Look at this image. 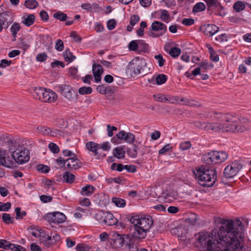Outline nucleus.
Returning a JSON list of instances; mask_svg holds the SVG:
<instances>
[{
    "instance_id": "1",
    "label": "nucleus",
    "mask_w": 251,
    "mask_h": 251,
    "mask_svg": "<svg viewBox=\"0 0 251 251\" xmlns=\"http://www.w3.org/2000/svg\"><path fill=\"white\" fill-rule=\"evenodd\" d=\"M220 223L210 232L196 235V245L201 251H251V247L244 246V226L240 220L222 219Z\"/></svg>"
},
{
    "instance_id": "2",
    "label": "nucleus",
    "mask_w": 251,
    "mask_h": 251,
    "mask_svg": "<svg viewBox=\"0 0 251 251\" xmlns=\"http://www.w3.org/2000/svg\"><path fill=\"white\" fill-rule=\"evenodd\" d=\"M210 118L216 122H207L205 130L231 133H242L248 131V128L243 125L249 123V119L245 117L230 113L214 112L210 115Z\"/></svg>"
},
{
    "instance_id": "3",
    "label": "nucleus",
    "mask_w": 251,
    "mask_h": 251,
    "mask_svg": "<svg viewBox=\"0 0 251 251\" xmlns=\"http://www.w3.org/2000/svg\"><path fill=\"white\" fill-rule=\"evenodd\" d=\"M7 143L12 153V158L16 162L23 164L28 161V151L25 149L24 144H21L19 140L9 139Z\"/></svg>"
},
{
    "instance_id": "4",
    "label": "nucleus",
    "mask_w": 251,
    "mask_h": 251,
    "mask_svg": "<svg viewBox=\"0 0 251 251\" xmlns=\"http://www.w3.org/2000/svg\"><path fill=\"white\" fill-rule=\"evenodd\" d=\"M194 174L199 184L203 187L212 186L217 178L216 171L209 169L204 165L194 171Z\"/></svg>"
},
{
    "instance_id": "5",
    "label": "nucleus",
    "mask_w": 251,
    "mask_h": 251,
    "mask_svg": "<svg viewBox=\"0 0 251 251\" xmlns=\"http://www.w3.org/2000/svg\"><path fill=\"white\" fill-rule=\"evenodd\" d=\"M228 157V154L225 151H214L204 154L202 160L207 164H221L225 162Z\"/></svg>"
},
{
    "instance_id": "6",
    "label": "nucleus",
    "mask_w": 251,
    "mask_h": 251,
    "mask_svg": "<svg viewBox=\"0 0 251 251\" xmlns=\"http://www.w3.org/2000/svg\"><path fill=\"white\" fill-rule=\"evenodd\" d=\"M33 96L35 99L44 102H53L57 100V96L55 92L43 87L35 88Z\"/></svg>"
},
{
    "instance_id": "7",
    "label": "nucleus",
    "mask_w": 251,
    "mask_h": 251,
    "mask_svg": "<svg viewBox=\"0 0 251 251\" xmlns=\"http://www.w3.org/2000/svg\"><path fill=\"white\" fill-rule=\"evenodd\" d=\"M127 219L131 224L135 223L147 231H149L153 224L152 217L149 215L143 216L130 215L127 217Z\"/></svg>"
},
{
    "instance_id": "8",
    "label": "nucleus",
    "mask_w": 251,
    "mask_h": 251,
    "mask_svg": "<svg viewBox=\"0 0 251 251\" xmlns=\"http://www.w3.org/2000/svg\"><path fill=\"white\" fill-rule=\"evenodd\" d=\"M95 218L100 223L107 226H114L118 222L113 214L108 212L100 211L96 214Z\"/></svg>"
},
{
    "instance_id": "9",
    "label": "nucleus",
    "mask_w": 251,
    "mask_h": 251,
    "mask_svg": "<svg viewBox=\"0 0 251 251\" xmlns=\"http://www.w3.org/2000/svg\"><path fill=\"white\" fill-rule=\"evenodd\" d=\"M59 88L61 94L68 101L75 102L77 101L78 95L72 87L69 85H62L59 86Z\"/></svg>"
},
{
    "instance_id": "10",
    "label": "nucleus",
    "mask_w": 251,
    "mask_h": 251,
    "mask_svg": "<svg viewBox=\"0 0 251 251\" xmlns=\"http://www.w3.org/2000/svg\"><path fill=\"white\" fill-rule=\"evenodd\" d=\"M146 63L144 60L136 58L132 60L129 63L127 70L133 75H136L140 74Z\"/></svg>"
},
{
    "instance_id": "11",
    "label": "nucleus",
    "mask_w": 251,
    "mask_h": 251,
    "mask_svg": "<svg viewBox=\"0 0 251 251\" xmlns=\"http://www.w3.org/2000/svg\"><path fill=\"white\" fill-rule=\"evenodd\" d=\"M242 165L238 162H233L228 165L224 169V176L227 178H233L242 169Z\"/></svg>"
},
{
    "instance_id": "12",
    "label": "nucleus",
    "mask_w": 251,
    "mask_h": 251,
    "mask_svg": "<svg viewBox=\"0 0 251 251\" xmlns=\"http://www.w3.org/2000/svg\"><path fill=\"white\" fill-rule=\"evenodd\" d=\"M131 224L132 225L130 228L131 237L134 239H144L148 231L135 223Z\"/></svg>"
},
{
    "instance_id": "13",
    "label": "nucleus",
    "mask_w": 251,
    "mask_h": 251,
    "mask_svg": "<svg viewBox=\"0 0 251 251\" xmlns=\"http://www.w3.org/2000/svg\"><path fill=\"white\" fill-rule=\"evenodd\" d=\"M46 219L50 222L60 224L66 220V217L62 213L55 212L48 214L46 216Z\"/></svg>"
},
{
    "instance_id": "14",
    "label": "nucleus",
    "mask_w": 251,
    "mask_h": 251,
    "mask_svg": "<svg viewBox=\"0 0 251 251\" xmlns=\"http://www.w3.org/2000/svg\"><path fill=\"white\" fill-rule=\"evenodd\" d=\"M125 235L119 234L116 232H112L110 240L112 242L113 246L115 248L122 247L125 242Z\"/></svg>"
},
{
    "instance_id": "15",
    "label": "nucleus",
    "mask_w": 251,
    "mask_h": 251,
    "mask_svg": "<svg viewBox=\"0 0 251 251\" xmlns=\"http://www.w3.org/2000/svg\"><path fill=\"white\" fill-rule=\"evenodd\" d=\"M201 30L206 35L211 37L219 30V27L215 25L206 24L201 26Z\"/></svg>"
},
{
    "instance_id": "16",
    "label": "nucleus",
    "mask_w": 251,
    "mask_h": 251,
    "mask_svg": "<svg viewBox=\"0 0 251 251\" xmlns=\"http://www.w3.org/2000/svg\"><path fill=\"white\" fill-rule=\"evenodd\" d=\"M67 162L66 167L68 169L71 170H76L81 166L80 161L76 157V155L66 159Z\"/></svg>"
},
{
    "instance_id": "17",
    "label": "nucleus",
    "mask_w": 251,
    "mask_h": 251,
    "mask_svg": "<svg viewBox=\"0 0 251 251\" xmlns=\"http://www.w3.org/2000/svg\"><path fill=\"white\" fill-rule=\"evenodd\" d=\"M92 71L96 82H99L101 80V76L103 72L102 66L100 64L94 63L92 66Z\"/></svg>"
},
{
    "instance_id": "18",
    "label": "nucleus",
    "mask_w": 251,
    "mask_h": 251,
    "mask_svg": "<svg viewBox=\"0 0 251 251\" xmlns=\"http://www.w3.org/2000/svg\"><path fill=\"white\" fill-rule=\"evenodd\" d=\"M13 164V161L10 158L9 156L5 152L0 150V164L7 168H10Z\"/></svg>"
},
{
    "instance_id": "19",
    "label": "nucleus",
    "mask_w": 251,
    "mask_h": 251,
    "mask_svg": "<svg viewBox=\"0 0 251 251\" xmlns=\"http://www.w3.org/2000/svg\"><path fill=\"white\" fill-rule=\"evenodd\" d=\"M209 66V65L207 63H205L204 62H201L200 64L199 67L196 68L194 70H193L192 71V74H189L188 72H186L185 73V75H186V76L187 77L192 79L193 78V77H192V75H193L194 76H196L198 75H200L201 70L202 69V70H205L208 69Z\"/></svg>"
},
{
    "instance_id": "20",
    "label": "nucleus",
    "mask_w": 251,
    "mask_h": 251,
    "mask_svg": "<svg viewBox=\"0 0 251 251\" xmlns=\"http://www.w3.org/2000/svg\"><path fill=\"white\" fill-rule=\"evenodd\" d=\"M151 29L153 31H161L162 34L165 33L167 31V26L164 24L155 21L151 24Z\"/></svg>"
},
{
    "instance_id": "21",
    "label": "nucleus",
    "mask_w": 251,
    "mask_h": 251,
    "mask_svg": "<svg viewBox=\"0 0 251 251\" xmlns=\"http://www.w3.org/2000/svg\"><path fill=\"white\" fill-rule=\"evenodd\" d=\"M164 198L166 202H171L177 199L178 195L176 191L173 190L165 193Z\"/></svg>"
},
{
    "instance_id": "22",
    "label": "nucleus",
    "mask_w": 251,
    "mask_h": 251,
    "mask_svg": "<svg viewBox=\"0 0 251 251\" xmlns=\"http://www.w3.org/2000/svg\"><path fill=\"white\" fill-rule=\"evenodd\" d=\"M126 132L124 130H122L119 133L116 134L112 139L111 142L115 144H119L122 143V141L125 142V138Z\"/></svg>"
},
{
    "instance_id": "23",
    "label": "nucleus",
    "mask_w": 251,
    "mask_h": 251,
    "mask_svg": "<svg viewBox=\"0 0 251 251\" xmlns=\"http://www.w3.org/2000/svg\"><path fill=\"white\" fill-rule=\"evenodd\" d=\"M86 148L89 151L93 152L95 156L99 155V144L90 141L86 144Z\"/></svg>"
},
{
    "instance_id": "24",
    "label": "nucleus",
    "mask_w": 251,
    "mask_h": 251,
    "mask_svg": "<svg viewBox=\"0 0 251 251\" xmlns=\"http://www.w3.org/2000/svg\"><path fill=\"white\" fill-rule=\"evenodd\" d=\"M22 23L26 26H30L32 25L35 20V17L33 14H30L25 15L22 17Z\"/></svg>"
},
{
    "instance_id": "25",
    "label": "nucleus",
    "mask_w": 251,
    "mask_h": 251,
    "mask_svg": "<svg viewBox=\"0 0 251 251\" xmlns=\"http://www.w3.org/2000/svg\"><path fill=\"white\" fill-rule=\"evenodd\" d=\"M198 216L194 213H190L185 219V222L191 226H194L197 223Z\"/></svg>"
},
{
    "instance_id": "26",
    "label": "nucleus",
    "mask_w": 251,
    "mask_h": 251,
    "mask_svg": "<svg viewBox=\"0 0 251 251\" xmlns=\"http://www.w3.org/2000/svg\"><path fill=\"white\" fill-rule=\"evenodd\" d=\"M38 238L39 241L42 243L45 246L49 247V244L48 241H49V235L46 234L43 230H40V234H39Z\"/></svg>"
},
{
    "instance_id": "27",
    "label": "nucleus",
    "mask_w": 251,
    "mask_h": 251,
    "mask_svg": "<svg viewBox=\"0 0 251 251\" xmlns=\"http://www.w3.org/2000/svg\"><path fill=\"white\" fill-rule=\"evenodd\" d=\"M95 188L92 185H88L82 188L81 194L83 196H90L92 195Z\"/></svg>"
},
{
    "instance_id": "28",
    "label": "nucleus",
    "mask_w": 251,
    "mask_h": 251,
    "mask_svg": "<svg viewBox=\"0 0 251 251\" xmlns=\"http://www.w3.org/2000/svg\"><path fill=\"white\" fill-rule=\"evenodd\" d=\"M21 29V26L19 23H14L10 27V31L12 32V36L13 37V41L16 40L17 33Z\"/></svg>"
},
{
    "instance_id": "29",
    "label": "nucleus",
    "mask_w": 251,
    "mask_h": 251,
    "mask_svg": "<svg viewBox=\"0 0 251 251\" xmlns=\"http://www.w3.org/2000/svg\"><path fill=\"white\" fill-rule=\"evenodd\" d=\"M125 151L121 147L116 148L113 150V155L115 157L121 159L125 157Z\"/></svg>"
},
{
    "instance_id": "30",
    "label": "nucleus",
    "mask_w": 251,
    "mask_h": 251,
    "mask_svg": "<svg viewBox=\"0 0 251 251\" xmlns=\"http://www.w3.org/2000/svg\"><path fill=\"white\" fill-rule=\"evenodd\" d=\"M48 243L49 244V247L52 245L56 244L59 242L60 240V236L56 233H54L52 236H49Z\"/></svg>"
},
{
    "instance_id": "31",
    "label": "nucleus",
    "mask_w": 251,
    "mask_h": 251,
    "mask_svg": "<svg viewBox=\"0 0 251 251\" xmlns=\"http://www.w3.org/2000/svg\"><path fill=\"white\" fill-rule=\"evenodd\" d=\"M24 5L26 7L33 9L37 7L39 4L35 0H25Z\"/></svg>"
},
{
    "instance_id": "32",
    "label": "nucleus",
    "mask_w": 251,
    "mask_h": 251,
    "mask_svg": "<svg viewBox=\"0 0 251 251\" xmlns=\"http://www.w3.org/2000/svg\"><path fill=\"white\" fill-rule=\"evenodd\" d=\"M75 176L69 172H65L63 175V178L67 183H73L75 179Z\"/></svg>"
},
{
    "instance_id": "33",
    "label": "nucleus",
    "mask_w": 251,
    "mask_h": 251,
    "mask_svg": "<svg viewBox=\"0 0 251 251\" xmlns=\"http://www.w3.org/2000/svg\"><path fill=\"white\" fill-rule=\"evenodd\" d=\"M38 132L44 135H49L50 128L46 126H40L36 128Z\"/></svg>"
},
{
    "instance_id": "34",
    "label": "nucleus",
    "mask_w": 251,
    "mask_h": 251,
    "mask_svg": "<svg viewBox=\"0 0 251 251\" xmlns=\"http://www.w3.org/2000/svg\"><path fill=\"white\" fill-rule=\"evenodd\" d=\"M112 201L117 206L119 207H123L126 205V201L124 200L118 198H113L112 199Z\"/></svg>"
},
{
    "instance_id": "35",
    "label": "nucleus",
    "mask_w": 251,
    "mask_h": 251,
    "mask_svg": "<svg viewBox=\"0 0 251 251\" xmlns=\"http://www.w3.org/2000/svg\"><path fill=\"white\" fill-rule=\"evenodd\" d=\"M233 8L236 12H239L245 8V5L243 2L239 1L233 4Z\"/></svg>"
},
{
    "instance_id": "36",
    "label": "nucleus",
    "mask_w": 251,
    "mask_h": 251,
    "mask_svg": "<svg viewBox=\"0 0 251 251\" xmlns=\"http://www.w3.org/2000/svg\"><path fill=\"white\" fill-rule=\"evenodd\" d=\"M53 16L56 19L61 21H65L67 19V15L61 11H58L53 14Z\"/></svg>"
},
{
    "instance_id": "37",
    "label": "nucleus",
    "mask_w": 251,
    "mask_h": 251,
    "mask_svg": "<svg viewBox=\"0 0 251 251\" xmlns=\"http://www.w3.org/2000/svg\"><path fill=\"white\" fill-rule=\"evenodd\" d=\"M125 142L128 144H132L135 140V135L131 132H126L125 135Z\"/></svg>"
},
{
    "instance_id": "38",
    "label": "nucleus",
    "mask_w": 251,
    "mask_h": 251,
    "mask_svg": "<svg viewBox=\"0 0 251 251\" xmlns=\"http://www.w3.org/2000/svg\"><path fill=\"white\" fill-rule=\"evenodd\" d=\"M205 9V5L203 2H198L196 3L193 7V12H199L204 10Z\"/></svg>"
},
{
    "instance_id": "39",
    "label": "nucleus",
    "mask_w": 251,
    "mask_h": 251,
    "mask_svg": "<svg viewBox=\"0 0 251 251\" xmlns=\"http://www.w3.org/2000/svg\"><path fill=\"white\" fill-rule=\"evenodd\" d=\"M93 89L90 87H81L78 89V92L80 95H88L92 92Z\"/></svg>"
},
{
    "instance_id": "40",
    "label": "nucleus",
    "mask_w": 251,
    "mask_h": 251,
    "mask_svg": "<svg viewBox=\"0 0 251 251\" xmlns=\"http://www.w3.org/2000/svg\"><path fill=\"white\" fill-rule=\"evenodd\" d=\"M8 249L12 251H26V250L21 246L10 243Z\"/></svg>"
},
{
    "instance_id": "41",
    "label": "nucleus",
    "mask_w": 251,
    "mask_h": 251,
    "mask_svg": "<svg viewBox=\"0 0 251 251\" xmlns=\"http://www.w3.org/2000/svg\"><path fill=\"white\" fill-rule=\"evenodd\" d=\"M2 221L6 224L13 223V219L11 218L9 214L3 213L2 216Z\"/></svg>"
},
{
    "instance_id": "42",
    "label": "nucleus",
    "mask_w": 251,
    "mask_h": 251,
    "mask_svg": "<svg viewBox=\"0 0 251 251\" xmlns=\"http://www.w3.org/2000/svg\"><path fill=\"white\" fill-rule=\"evenodd\" d=\"M64 58L66 61L71 62L75 60V57L74 56L71 52L66 50L64 53Z\"/></svg>"
},
{
    "instance_id": "43",
    "label": "nucleus",
    "mask_w": 251,
    "mask_h": 251,
    "mask_svg": "<svg viewBox=\"0 0 251 251\" xmlns=\"http://www.w3.org/2000/svg\"><path fill=\"white\" fill-rule=\"evenodd\" d=\"M180 50L176 47L172 48L169 51L170 55L173 57H177L180 53Z\"/></svg>"
},
{
    "instance_id": "44",
    "label": "nucleus",
    "mask_w": 251,
    "mask_h": 251,
    "mask_svg": "<svg viewBox=\"0 0 251 251\" xmlns=\"http://www.w3.org/2000/svg\"><path fill=\"white\" fill-rule=\"evenodd\" d=\"M156 82L158 85H161L164 83L167 80V77L165 75H159L156 77Z\"/></svg>"
},
{
    "instance_id": "45",
    "label": "nucleus",
    "mask_w": 251,
    "mask_h": 251,
    "mask_svg": "<svg viewBox=\"0 0 251 251\" xmlns=\"http://www.w3.org/2000/svg\"><path fill=\"white\" fill-rule=\"evenodd\" d=\"M139 48V43L137 41H132L128 44V48L130 50L136 51Z\"/></svg>"
},
{
    "instance_id": "46",
    "label": "nucleus",
    "mask_w": 251,
    "mask_h": 251,
    "mask_svg": "<svg viewBox=\"0 0 251 251\" xmlns=\"http://www.w3.org/2000/svg\"><path fill=\"white\" fill-rule=\"evenodd\" d=\"M15 211L16 212V218L17 219H22L26 214L25 211L21 212V208L20 207H16L15 209Z\"/></svg>"
},
{
    "instance_id": "47",
    "label": "nucleus",
    "mask_w": 251,
    "mask_h": 251,
    "mask_svg": "<svg viewBox=\"0 0 251 251\" xmlns=\"http://www.w3.org/2000/svg\"><path fill=\"white\" fill-rule=\"evenodd\" d=\"M191 146L192 145L190 141H185L180 144L179 149L183 151L189 149Z\"/></svg>"
},
{
    "instance_id": "48",
    "label": "nucleus",
    "mask_w": 251,
    "mask_h": 251,
    "mask_svg": "<svg viewBox=\"0 0 251 251\" xmlns=\"http://www.w3.org/2000/svg\"><path fill=\"white\" fill-rule=\"evenodd\" d=\"M37 170L38 171L41 172L42 173H47L50 170V168L49 167V166H48L47 165H43V164H39V165H38L37 166Z\"/></svg>"
},
{
    "instance_id": "49",
    "label": "nucleus",
    "mask_w": 251,
    "mask_h": 251,
    "mask_svg": "<svg viewBox=\"0 0 251 251\" xmlns=\"http://www.w3.org/2000/svg\"><path fill=\"white\" fill-rule=\"evenodd\" d=\"M153 97L154 100L156 101L161 102H166V96L165 95L158 94L154 95Z\"/></svg>"
},
{
    "instance_id": "50",
    "label": "nucleus",
    "mask_w": 251,
    "mask_h": 251,
    "mask_svg": "<svg viewBox=\"0 0 251 251\" xmlns=\"http://www.w3.org/2000/svg\"><path fill=\"white\" fill-rule=\"evenodd\" d=\"M161 19L166 22H168L170 18L169 12L166 10H161Z\"/></svg>"
},
{
    "instance_id": "51",
    "label": "nucleus",
    "mask_w": 251,
    "mask_h": 251,
    "mask_svg": "<svg viewBox=\"0 0 251 251\" xmlns=\"http://www.w3.org/2000/svg\"><path fill=\"white\" fill-rule=\"evenodd\" d=\"M90 247L86 244H79L75 248L76 251H89Z\"/></svg>"
},
{
    "instance_id": "52",
    "label": "nucleus",
    "mask_w": 251,
    "mask_h": 251,
    "mask_svg": "<svg viewBox=\"0 0 251 251\" xmlns=\"http://www.w3.org/2000/svg\"><path fill=\"white\" fill-rule=\"evenodd\" d=\"M55 48L57 50L59 51L63 50L64 49V44L63 41L61 40H57L55 43Z\"/></svg>"
},
{
    "instance_id": "53",
    "label": "nucleus",
    "mask_w": 251,
    "mask_h": 251,
    "mask_svg": "<svg viewBox=\"0 0 251 251\" xmlns=\"http://www.w3.org/2000/svg\"><path fill=\"white\" fill-rule=\"evenodd\" d=\"M11 207V203L9 202L2 203L0 202V211H7Z\"/></svg>"
},
{
    "instance_id": "54",
    "label": "nucleus",
    "mask_w": 251,
    "mask_h": 251,
    "mask_svg": "<svg viewBox=\"0 0 251 251\" xmlns=\"http://www.w3.org/2000/svg\"><path fill=\"white\" fill-rule=\"evenodd\" d=\"M49 148L50 151L53 153H57L59 152L58 147L53 143H50L49 145Z\"/></svg>"
},
{
    "instance_id": "55",
    "label": "nucleus",
    "mask_w": 251,
    "mask_h": 251,
    "mask_svg": "<svg viewBox=\"0 0 251 251\" xmlns=\"http://www.w3.org/2000/svg\"><path fill=\"white\" fill-rule=\"evenodd\" d=\"M194 126L200 129H203L205 130V126H206L207 122H201V121H195L193 122Z\"/></svg>"
},
{
    "instance_id": "56",
    "label": "nucleus",
    "mask_w": 251,
    "mask_h": 251,
    "mask_svg": "<svg viewBox=\"0 0 251 251\" xmlns=\"http://www.w3.org/2000/svg\"><path fill=\"white\" fill-rule=\"evenodd\" d=\"M110 145L108 142H104L102 144H99V149H102L104 151H108L110 150Z\"/></svg>"
},
{
    "instance_id": "57",
    "label": "nucleus",
    "mask_w": 251,
    "mask_h": 251,
    "mask_svg": "<svg viewBox=\"0 0 251 251\" xmlns=\"http://www.w3.org/2000/svg\"><path fill=\"white\" fill-rule=\"evenodd\" d=\"M10 13L9 12L0 13V20L3 21V24L7 21L8 18L10 17Z\"/></svg>"
},
{
    "instance_id": "58",
    "label": "nucleus",
    "mask_w": 251,
    "mask_h": 251,
    "mask_svg": "<svg viewBox=\"0 0 251 251\" xmlns=\"http://www.w3.org/2000/svg\"><path fill=\"white\" fill-rule=\"evenodd\" d=\"M154 58L157 60L158 65L160 67H162L164 65L165 60L163 59L161 54H159L158 55H155Z\"/></svg>"
},
{
    "instance_id": "59",
    "label": "nucleus",
    "mask_w": 251,
    "mask_h": 251,
    "mask_svg": "<svg viewBox=\"0 0 251 251\" xmlns=\"http://www.w3.org/2000/svg\"><path fill=\"white\" fill-rule=\"evenodd\" d=\"M128 249L129 251H138V248L136 244L133 241L130 240L128 245Z\"/></svg>"
},
{
    "instance_id": "60",
    "label": "nucleus",
    "mask_w": 251,
    "mask_h": 251,
    "mask_svg": "<svg viewBox=\"0 0 251 251\" xmlns=\"http://www.w3.org/2000/svg\"><path fill=\"white\" fill-rule=\"evenodd\" d=\"M172 148L171 147L170 144H168L165 145L162 149H161L159 151V153L160 154H163L167 151H169Z\"/></svg>"
},
{
    "instance_id": "61",
    "label": "nucleus",
    "mask_w": 251,
    "mask_h": 251,
    "mask_svg": "<svg viewBox=\"0 0 251 251\" xmlns=\"http://www.w3.org/2000/svg\"><path fill=\"white\" fill-rule=\"evenodd\" d=\"M195 21L192 18H185L182 21V24L187 26H190L194 24Z\"/></svg>"
},
{
    "instance_id": "62",
    "label": "nucleus",
    "mask_w": 251,
    "mask_h": 251,
    "mask_svg": "<svg viewBox=\"0 0 251 251\" xmlns=\"http://www.w3.org/2000/svg\"><path fill=\"white\" fill-rule=\"evenodd\" d=\"M178 97L176 96H168L166 97V102L171 103H175L178 101Z\"/></svg>"
},
{
    "instance_id": "63",
    "label": "nucleus",
    "mask_w": 251,
    "mask_h": 251,
    "mask_svg": "<svg viewBox=\"0 0 251 251\" xmlns=\"http://www.w3.org/2000/svg\"><path fill=\"white\" fill-rule=\"evenodd\" d=\"M47 58V55L46 53H41L38 54L36 56V60L39 62H43Z\"/></svg>"
},
{
    "instance_id": "64",
    "label": "nucleus",
    "mask_w": 251,
    "mask_h": 251,
    "mask_svg": "<svg viewBox=\"0 0 251 251\" xmlns=\"http://www.w3.org/2000/svg\"><path fill=\"white\" fill-rule=\"evenodd\" d=\"M139 20L140 18L137 15H133L130 17V24L133 26L139 22Z\"/></svg>"
}]
</instances>
